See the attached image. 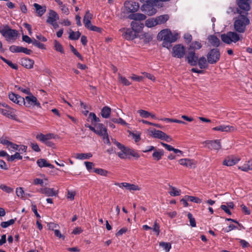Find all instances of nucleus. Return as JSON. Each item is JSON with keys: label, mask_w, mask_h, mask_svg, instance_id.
I'll return each mask as SVG.
<instances>
[{"label": "nucleus", "mask_w": 252, "mask_h": 252, "mask_svg": "<svg viewBox=\"0 0 252 252\" xmlns=\"http://www.w3.org/2000/svg\"><path fill=\"white\" fill-rule=\"evenodd\" d=\"M238 16L234 18V30L239 33H244L246 30L247 26L250 24V20L248 17V13L241 14L240 10H238Z\"/></svg>", "instance_id": "obj_1"}, {"label": "nucleus", "mask_w": 252, "mask_h": 252, "mask_svg": "<svg viewBox=\"0 0 252 252\" xmlns=\"http://www.w3.org/2000/svg\"><path fill=\"white\" fill-rule=\"evenodd\" d=\"M157 38L158 40H163L162 46L169 49L172 47V43L177 40L178 34H173L170 31L165 29L158 33Z\"/></svg>", "instance_id": "obj_2"}, {"label": "nucleus", "mask_w": 252, "mask_h": 252, "mask_svg": "<svg viewBox=\"0 0 252 252\" xmlns=\"http://www.w3.org/2000/svg\"><path fill=\"white\" fill-rule=\"evenodd\" d=\"M139 1L143 3L141 6V10L148 16H153L157 13V4L160 0H139Z\"/></svg>", "instance_id": "obj_3"}, {"label": "nucleus", "mask_w": 252, "mask_h": 252, "mask_svg": "<svg viewBox=\"0 0 252 252\" xmlns=\"http://www.w3.org/2000/svg\"><path fill=\"white\" fill-rule=\"evenodd\" d=\"M115 145L121 151L117 153V155L122 159L126 158L127 155H130L137 159L140 157V155L134 150L125 146L117 141H115Z\"/></svg>", "instance_id": "obj_4"}, {"label": "nucleus", "mask_w": 252, "mask_h": 252, "mask_svg": "<svg viewBox=\"0 0 252 252\" xmlns=\"http://www.w3.org/2000/svg\"><path fill=\"white\" fill-rule=\"evenodd\" d=\"M220 37L221 40L227 44L232 42L236 43L240 40L239 34L234 32H228L226 33L221 34Z\"/></svg>", "instance_id": "obj_5"}, {"label": "nucleus", "mask_w": 252, "mask_h": 252, "mask_svg": "<svg viewBox=\"0 0 252 252\" xmlns=\"http://www.w3.org/2000/svg\"><path fill=\"white\" fill-rule=\"evenodd\" d=\"M220 53L219 49H211L206 55L208 63L210 64H216L220 59Z\"/></svg>", "instance_id": "obj_6"}, {"label": "nucleus", "mask_w": 252, "mask_h": 252, "mask_svg": "<svg viewBox=\"0 0 252 252\" xmlns=\"http://www.w3.org/2000/svg\"><path fill=\"white\" fill-rule=\"evenodd\" d=\"M236 3L238 6L236 9L237 13L240 9L241 14H245L251 9L252 0H236Z\"/></svg>", "instance_id": "obj_7"}, {"label": "nucleus", "mask_w": 252, "mask_h": 252, "mask_svg": "<svg viewBox=\"0 0 252 252\" xmlns=\"http://www.w3.org/2000/svg\"><path fill=\"white\" fill-rule=\"evenodd\" d=\"M29 96H27L24 98V102L22 104H24L26 107L31 108L32 106H36L38 108H41V105L39 102L37 100L36 97L34 96L31 93L29 94Z\"/></svg>", "instance_id": "obj_8"}, {"label": "nucleus", "mask_w": 252, "mask_h": 252, "mask_svg": "<svg viewBox=\"0 0 252 252\" xmlns=\"http://www.w3.org/2000/svg\"><path fill=\"white\" fill-rule=\"evenodd\" d=\"M0 32L7 40L14 38L18 35V31L17 30L10 29L7 25H6L2 29H0Z\"/></svg>", "instance_id": "obj_9"}, {"label": "nucleus", "mask_w": 252, "mask_h": 252, "mask_svg": "<svg viewBox=\"0 0 252 252\" xmlns=\"http://www.w3.org/2000/svg\"><path fill=\"white\" fill-rule=\"evenodd\" d=\"M198 55L193 51L187 49L185 59L188 63L191 66H196V62L198 60Z\"/></svg>", "instance_id": "obj_10"}, {"label": "nucleus", "mask_w": 252, "mask_h": 252, "mask_svg": "<svg viewBox=\"0 0 252 252\" xmlns=\"http://www.w3.org/2000/svg\"><path fill=\"white\" fill-rule=\"evenodd\" d=\"M186 53V49L182 44L175 45L172 48V55L173 57L181 59Z\"/></svg>", "instance_id": "obj_11"}, {"label": "nucleus", "mask_w": 252, "mask_h": 252, "mask_svg": "<svg viewBox=\"0 0 252 252\" xmlns=\"http://www.w3.org/2000/svg\"><path fill=\"white\" fill-rule=\"evenodd\" d=\"M115 185L119 186L120 188H125L126 189L131 191V190H139L140 188L137 185H135L134 184H131L127 183H115Z\"/></svg>", "instance_id": "obj_12"}, {"label": "nucleus", "mask_w": 252, "mask_h": 252, "mask_svg": "<svg viewBox=\"0 0 252 252\" xmlns=\"http://www.w3.org/2000/svg\"><path fill=\"white\" fill-rule=\"evenodd\" d=\"M8 96L10 100L19 105H22L24 102V97L15 93H9Z\"/></svg>", "instance_id": "obj_13"}, {"label": "nucleus", "mask_w": 252, "mask_h": 252, "mask_svg": "<svg viewBox=\"0 0 252 252\" xmlns=\"http://www.w3.org/2000/svg\"><path fill=\"white\" fill-rule=\"evenodd\" d=\"M180 164L190 168H195L196 163L192 159L189 158H182L178 161Z\"/></svg>", "instance_id": "obj_14"}, {"label": "nucleus", "mask_w": 252, "mask_h": 252, "mask_svg": "<svg viewBox=\"0 0 252 252\" xmlns=\"http://www.w3.org/2000/svg\"><path fill=\"white\" fill-rule=\"evenodd\" d=\"M34 61L28 58H22L20 60L21 64L28 69L33 68L34 64Z\"/></svg>", "instance_id": "obj_15"}, {"label": "nucleus", "mask_w": 252, "mask_h": 252, "mask_svg": "<svg viewBox=\"0 0 252 252\" xmlns=\"http://www.w3.org/2000/svg\"><path fill=\"white\" fill-rule=\"evenodd\" d=\"M59 19V16L57 13L53 10H50L49 16L46 20V23L48 24H52L53 22H56Z\"/></svg>", "instance_id": "obj_16"}, {"label": "nucleus", "mask_w": 252, "mask_h": 252, "mask_svg": "<svg viewBox=\"0 0 252 252\" xmlns=\"http://www.w3.org/2000/svg\"><path fill=\"white\" fill-rule=\"evenodd\" d=\"M126 7L128 9V11L131 13H134L138 10L139 8V3L137 2L131 1L127 3H125Z\"/></svg>", "instance_id": "obj_17"}, {"label": "nucleus", "mask_w": 252, "mask_h": 252, "mask_svg": "<svg viewBox=\"0 0 252 252\" xmlns=\"http://www.w3.org/2000/svg\"><path fill=\"white\" fill-rule=\"evenodd\" d=\"M205 143L207 144L210 145L209 148L211 149L219 150L221 148V144L220 140H206Z\"/></svg>", "instance_id": "obj_18"}, {"label": "nucleus", "mask_w": 252, "mask_h": 252, "mask_svg": "<svg viewBox=\"0 0 252 252\" xmlns=\"http://www.w3.org/2000/svg\"><path fill=\"white\" fill-rule=\"evenodd\" d=\"M208 63L207 61V59L204 56L200 57L198 58V60L196 62V65H198L199 67L201 69H204L208 68Z\"/></svg>", "instance_id": "obj_19"}, {"label": "nucleus", "mask_w": 252, "mask_h": 252, "mask_svg": "<svg viewBox=\"0 0 252 252\" xmlns=\"http://www.w3.org/2000/svg\"><path fill=\"white\" fill-rule=\"evenodd\" d=\"M128 18L135 21H143L146 19V16L142 13H132L128 15Z\"/></svg>", "instance_id": "obj_20"}, {"label": "nucleus", "mask_w": 252, "mask_h": 252, "mask_svg": "<svg viewBox=\"0 0 252 252\" xmlns=\"http://www.w3.org/2000/svg\"><path fill=\"white\" fill-rule=\"evenodd\" d=\"M235 129L233 126L221 125L213 128L214 130H219L223 132H231Z\"/></svg>", "instance_id": "obj_21"}, {"label": "nucleus", "mask_w": 252, "mask_h": 252, "mask_svg": "<svg viewBox=\"0 0 252 252\" xmlns=\"http://www.w3.org/2000/svg\"><path fill=\"white\" fill-rule=\"evenodd\" d=\"M123 36L127 40H133L137 37L136 33L132 29H126Z\"/></svg>", "instance_id": "obj_22"}, {"label": "nucleus", "mask_w": 252, "mask_h": 252, "mask_svg": "<svg viewBox=\"0 0 252 252\" xmlns=\"http://www.w3.org/2000/svg\"><path fill=\"white\" fill-rule=\"evenodd\" d=\"M208 40L211 45L215 47H218L220 45V39L215 35H210L208 37Z\"/></svg>", "instance_id": "obj_23"}, {"label": "nucleus", "mask_w": 252, "mask_h": 252, "mask_svg": "<svg viewBox=\"0 0 252 252\" xmlns=\"http://www.w3.org/2000/svg\"><path fill=\"white\" fill-rule=\"evenodd\" d=\"M150 133H151V135H152L153 137L155 138H158L161 140L163 138H164V135H165V133L163 131L159 130H157L155 128L150 131Z\"/></svg>", "instance_id": "obj_24"}, {"label": "nucleus", "mask_w": 252, "mask_h": 252, "mask_svg": "<svg viewBox=\"0 0 252 252\" xmlns=\"http://www.w3.org/2000/svg\"><path fill=\"white\" fill-rule=\"evenodd\" d=\"M132 30L136 33L139 32L144 28V25L140 22L132 21L131 23Z\"/></svg>", "instance_id": "obj_25"}, {"label": "nucleus", "mask_w": 252, "mask_h": 252, "mask_svg": "<svg viewBox=\"0 0 252 252\" xmlns=\"http://www.w3.org/2000/svg\"><path fill=\"white\" fill-rule=\"evenodd\" d=\"M37 164L40 167H47L53 169L54 166L49 163L44 158H40L37 160Z\"/></svg>", "instance_id": "obj_26"}, {"label": "nucleus", "mask_w": 252, "mask_h": 252, "mask_svg": "<svg viewBox=\"0 0 252 252\" xmlns=\"http://www.w3.org/2000/svg\"><path fill=\"white\" fill-rule=\"evenodd\" d=\"M169 16L168 14H164L157 16L156 18L157 25L164 24L169 20Z\"/></svg>", "instance_id": "obj_27"}, {"label": "nucleus", "mask_w": 252, "mask_h": 252, "mask_svg": "<svg viewBox=\"0 0 252 252\" xmlns=\"http://www.w3.org/2000/svg\"><path fill=\"white\" fill-rule=\"evenodd\" d=\"M202 46V45L200 42L195 41L191 43L189 46L187 48V49L195 52L196 50L201 49Z\"/></svg>", "instance_id": "obj_28"}, {"label": "nucleus", "mask_w": 252, "mask_h": 252, "mask_svg": "<svg viewBox=\"0 0 252 252\" xmlns=\"http://www.w3.org/2000/svg\"><path fill=\"white\" fill-rule=\"evenodd\" d=\"M52 134H47L45 135L42 133H40L36 135V138L45 143L47 140H49L52 138Z\"/></svg>", "instance_id": "obj_29"}, {"label": "nucleus", "mask_w": 252, "mask_h": 252, "mask_svg": "<svg viewBox=\"0 0 252 252\" xmlns=\"http://www.w3.org/2000/svg\"><path fill=\"white\" fill-rule=\"evenodd\" d=\"M33 6L36 9V11L39 16H42L46 11V7L45 6H42L37 3H34Z\"/></svg>", "instance_id": "obj_30"}, {"label": "nucleus", "mask_w": 252, "mask_h": 252, "mask_svg": "<svg viewBox=\"0 0 252 252\" xmlns=\"http://www.w3.org/2000/svg\"><path fill=\"white\" fill-rule=\"evenodd\" d=\"M164 155V151L162 149H158L154 151L152 155L154 159L157 161L159 160Z\"/></svg>", "instance_id": "obj_31"}, {"label": "nucleus", "mask_w": 252, "mask_h": 252, "mask_svg": "<svg viewBox=\"0 0 252 252\" xmlns=\"http://www.w3.org/2000/svg\"><path fill=\"white\" fill-rule=\"evenodd\" d=\"M111 112V108L108 106H104L102 108L101 111V116L105 119L108 118L110 117Z\"/></svg>", "instance_id": "obj_32"}, {"label": "nucleus", "mask_w": 252, "mask_h": 252, "mask_svg": "<svg viewBox=\"0 0 252 252\" xmlns=\"http://www.w3.org/2000/svg\"><path fill=\"white\" fill-rule=\"evenodd\" d=\"M59 190H55L53 188H46L44 194L48 196H56L58 195Z\"/></svg>", "instance_id": "obj_33"}, {"label": "nucleus", "mask_w": 252, "mask_h": 252, "mask_svg": "<svg viewBox=\"0 0 252 252\" xmlns=\"http://www.w3.org/2000/svg\"><path fill=\"white\" fill-rule=\"evenodd\" d=\"M237 160H236L235 159L233 158H230L229 157H227V158H225L224 160L223 161V165H226V166H232L234 164H235L237 162Z\"/></svg>", "instance_id": "obj_34"}, {"label": "nucleus", "mask_w": 252, "mask_h": 252, "mask_svg": "<svg viewBox=\"0 0 252 252\" xmlns=\"http://www.w3.org/2000/svg\"><path fill=\"white\" fill-rule=\"evenodd\" d=\"M93 15L92 13L90 12L89 10H87L85 14L84 15L83 18V23L84 25H87V24H90V22L91 19L93 18Z\"/></svg>", "instance_id": "obj_35"}, {"label": "nucleus", "mask_w": 252, "mask_h": 252, "mask_svg": "<svg viewBox=\"0 0 252 252\" xmlns=\"http://www.w3.org/2000/svg\"><path fill=\"white\" fill-rule=\"evenodd\" d=\"M98 131L101 132L102 135H99L100 136H104V135H107V128L105 127L104 125L102 124L98 123L95 125Z\"/></svg>", "instance_id": "obj_36"}, {"label": "nucleus", "mask_w": 252, "mask_h": 252, "mask_svg": "<svg viewBox=\"0 0 252 252\" xmlns=\"http://www.w3.org/2000/svg\"><path fill=\"white\" fill-rule=\"evenodd\" d=\"M81 32L79 31L74 32L71 31V32L69 33V35L68 38L70 40H78L81 36Z\"/></svg>", "instance_id": "obj_37"}, {"label": "nucleus", "mask_w": 252, "mask_h": 252, "mask_svg": "<svg viewBox=\"0 0 252 252\" xmlns=\"http://www.w3.org/2000/svg\"><path fill=\"white\" fill-rule=\"evenodd\" d=\"M54 49L57 51L60 52L62 54H63L64 53L63 48L62 44L58 41L57 40H55L54 41Z\"/></svg>", "instance_id": "obj_38"}, {"label": "nucleus", "mask_w": 252, "mask_h": 252, "mask_svg": "<svg viewBox=\"0 0 252 252\" xmlns=\"http://www.w3.org/2000/svg\"><path fill=\"white\" fill-rule=\"evenodd\" d=\"M157 25L156 18L148 19L145 21V26L149 28H152Z\"/></svg>", "instance_id": "obj_39"}, {"label": "nucleus", "mask_w": 252, "mask_h": 252, "mask_svg": "<svg viewBox=\"0 0 252 252\" xmlns=\"http://www.w3.org/2000/svg\"><path fill=\"white\" fill-rule=\"evenodd\" d=\"M15 159H22V156L20 155L19 153L16 152L13 155L9 156L7 155V160L9 161H13Z\"/></svg>", "instance_id": "obj_40"}, {"label": "nucleus", "mask_w": 252, "mask_h": 252, "mask_svg": "<svg viewBox=\"0 0 252 252\" xmlns=\"http://www.w3.org/2000/svg\"><path fill=\"white\" fill-rule=\"evenodd\" d=\"M0 113H2L3 115L7 117L8 118L13 119L15 115L10 111L6 109L0 108Z\"/></svg>", "instance_id": "obj_41"}, {"label": "nucleus", "mask_w": 252, "mask_h": 252, "mask_svg": "<svg viewBox=\"0 0 252 252\" xmlns=\"http://www.w3.org/2000/svg\"><path fill=\"white\" fill-rule=\"evenodd\" d=\"M92 157V155L91 153L88 154H77L75 158L79 159H89L90 158Z\"/></svg>", "instance_id": "obj_42"}, {"label": "nucleus", "mask_w": 252, "mask_h": 252, "mask_svg": "<svg viewBox=\"0 0 252 252\" xmlns=\"http://www.w3.org/2000/svg\"><path fill=\"white\" fill-rule=\"evenodd\" d=\"M16 220V218H15L14 219H11L8 221H2L0 223V226L2 228H6L9 225H11L14 223Z\"/></svg>", "instance_id": "obj_43"}, {"label": "nucleus", "mask_w": 252, "mask_h": 252, "mask_svg": "<svg viewBox=\"0 0 252 252\" xmlns=\"http://www.w3.org/2000/svg\"><path fill=\"white\" fill-rule=\"evenodd\" d=\"M94 172L97 174L101 176H107L108 172L104 169L101 168H94Z\"/></svg>", "instance_id": "obj_44"}, {"label": "nucleus", "mask_w": 252, "mask_h": 252, "mask_svg": "<svg viewBox=\"0 0 252 252\" xmlns=\"http://www.w3.org/2000/svg\"><path fill=\"white\" fill-rule=\"evenodd\" d=\"M159 246L162 247L166 252H168L171 248L170 243L167 242H161L159 243Z\"/></svg>", "instance_id": "obj_45"}, {"label": "nucleus", "mask_w": 252, "mask_h": 252, "mask_svg": "<svg viewBox=\"0 0 252 252\" xmlns=\"http://www.w3.org/2000/svg\"><path fill=\"white\" fill-rule=\"evenodd\" d=\"M170 188L172 189V191H170L169 193L172 196H179L180 195L181 190L177 189L174 187L170 186Z\"/></svg>", "instance_id": "obj_46"}, {"label": "nucleus", "mask_w": 252, "mask_h": 252, "mask_svg": "<svg viewBox=\"0 0 252 252\" xmlns=\"http://www.w3.org/2000/svg\"><path fill=\"white\" fill-rule=\"evenodd\" d=\"M70 48L72 53L77 56L81 61H83V58L82 55L77 51V50L71 45H69Z\"/></svg>", "instance_id": "obj_47"}, {"label": "nucleus", "mask_w": 252, "mask_h": 252, "mask_svg": "<svg viewBox=\"0 0 252 252\" xmlns=\"http://www.w3.org/2000/svg\"><path fill=\"white\" fill-rule=\"evenodd\" d=\"M142 38H144V42L145 43H149L153 39L152 35L148 33H144Z\"/></svg>", "instance_id": "obj_48"}, {"label": "nucleus", "mask_w": 252, "mask_h": 252, "mask_svg": "<svg viewBox=\"0 0 252 252\" xmlns=\"http://www.w3.org/2000/svg\"><path fill=\"white\" fill-rule=\"evenodd\" d=\"M22 48V46L11 45L9 47V50L10 52H11L12 53H19V52H22L21 51Z\"/></svg>", "instance_id": "obj_49"}, {"label": "nucleus", "mask_w": 252, "mask_h": 252, "mask_svg": "<svg viewBox=\"0 0 252 252\" xmlns=\"http://www.w3.org/2000/svg\"><path fill=\"white\" fill-rule=\"evenodd\" d=\"M186 198H187L188 199H189L191 202H193L196 203H201L202 202V199L196 197L186 195Z\"/></svg>", "instance_id": "obj_50"}, {"label": "nucleus", "mask_w": 252, "mask_h": 252, "mask_svg": "<svg viewBox=\"0 0 252 252\" xmlns=\"http://www.w3.org/2000/svg\"><path fill=\"white\" fill-rule=\"evenodd\" d=\"M188 218L189 219L190 225L192 227L196 226V222L195 219L193 217L192 214L190 213L188 214Z\"/></svg>", "instance_id": "obj_51"}, {"label": "nucleus", "mask_w": 252, "mask_h": 252, "mask_svg": "<svg viewBox=\"0 0 252 252\" xmlns=\"http://www.w3.org/2000/svg\"><path fill=\"white\" fill-rule=\"evenodd\" d=\"M32 44L39 49L43 50L46 49L45 45L43 43H40L35 39L33 40Z\"/></svg>", "instance_id": "obj_52"}, {"label": "nucleus", "mask_w": 252, "mask_h": 252, "mask_svg": "<svg viewBox=\"0 0 252 252\" xmlns=\"http://www.w3.org/2000/svg\"><path fill=\"white\" fill-rule=\"evenodd\" d=\"M0 189L7 193H10L13 191L12 188L5 185H1L0 186Z\"/></svg>", "instance_id": "obj_53"}, {"label": "nucleus", "mask_w": 252, "mask_h": 252, "mask_svg": "<svg viewBox=\"0 0 252 252\" xmlns=\"http://www.w3.org/2000/svg\"><path fill=\"white\" fill-rule=\"evenodd\" d=\"M138 112L141 117L145 118H148L151 115V113L144 110H140L138 111Z\"/></svg>", "instance_id": "obj_54"}, {"label": "nucleus", "mask_w": 252, "mask_h": 252, "mask_svg": "<svg viewBox=\"0 0 252 252\" xmlns=\"http://www.w3.org/2000/svg\"><path fill=\"white\" fill-rule=\"evenodd\" d=\"M111 121L112 122L118 124H121L123 125H126V122L122 118H120L119 119L117 118H112L111 119Z\"/></svg>", "instance_id": "obj_55"}, {"label": "nucleus", "mask_w": 252, "mask_h": 252, "mask_svg": "<svg viewBox=\"0 0 252 252\" xmlns=\"http://www.w3.org/2000/svg\"><path fill=\"white\" fill-rule=\"evenodd\" d=\"M85 126L86 127H88L91 130L93 131V132H94L96 134H97V135H102L101 132L100 131H98L94 127L89 125V124H86L85 125Z\"/></svg>", "instance_id": "obj_56"}, {"label": "nucleus", "mask_w": 252, "mask_h": 252, "mask_svg": "<svg viewBox=\"0 0 252 252\" xmlns=\"http://www.w3.org/2000/svg\"><path fill=\"white\" fill-rule=\"evenodd\" d=\"M15 88L17 89L18 90H19L26 94H31V92L29 89H23V88H21V87L18 85H15Z\"/></svg>", "instance_id": "obj_57"}, {"label": "nucleus", "mask_w": 252, "mask_h": 252, "mask_svg": "<svg viewBox=\"0 0 252 252\" xmlns=\"http://www.w3.org/2000/svg\"><path fill=\"white\" fill-rule=\"evenodd\" d=\"M119 78L122 83L126 86H129L130 85V83L129 81L125 77H123L122 76H119Z\"/></svg>", "instance_id": "obj_58"}, {"label": "nucleus", "mask_w": 252, "mask_h": 252, "mask_svg": "<svg viewBox=\"0 0 252 252\" xmlns=\"http://www.w3.org/2000/svg\"><path fill=\"white\" fill-rule=\"evenodd\" d=\"M30 145L32 148V149L36 152H40V149L39 147V146L37 145L36 143H31Z\"/></svg>", "instance_id": "obj_59"}, {"label": "nucleus", "mask_w": 252, "mask_h": 252, "mask_svg": "<svg viewBox=\"0 0 252 252\" xmlns=\"http://www.w3.org/2000/svg\"><path fill=\"white\" fill-rule=\"evenodd\" d=\"M16 195L18 197H23V195L24 194V191L23 189V188L20 187L19 188H17L16 190Z\"/></svg>", "instance_id": "obj_60"}, {"label": "nucleus", "mask_w": 252, "mask_h": 252, "mask_svg": "<svg viewBox=\"0 0 252 252\" xmlns=\"http://www.w3.org/2000/svg\"><path fill=\"white\" fill-rule=\"evenodd\" d=\"M22 40L23 41L29 44L32 43L33 42V40H32L29 36L27 35H23Z\"/></svg>", "instance_id": "obj_61"}, {"label": "nucleus", "mask_w": 252, "mask_h": 252, "mask_svg": "<svg viewBox=\"0 0 252 252\" xmlns=\"http://www.w3.org/2000/svg\"><path fill=\"white\" fill-rule=\"evenodd\" d=\"M54 233H55V236H57V237H58L59 238H61L63 240L65 239V236L63 235H62L61 234V232L60 231V230H59L58 229H55L54 230Z\"/></svg>", "instance_id": "obj_62"}, {"label": "nucleus", "mask_w": 252, "mask_h": 252, "mask_svg": "<svg viewBox=\"0 0 252 252\" xmlns=\"http://www.w3.org/2000/svg\"><path fill=\"white\" fill-rule=\"evenodd\" d=\"M184 39L186 40V43H189L191 42L192 37V35L189 33H187L184 35Z\"/></svg>", "instance_id": "obj_63"}, {"label": "nucleus", "mask_w": 252, "mask_h": 252, "mask_svg": "<svg viewBox=\"0 0 252 252\" xmlns=\"http://www.w3.org/2000/svg\"><path fill=\"white\" fill-rule=\"evenodd\" d=\"M239 169L244 171H248L249 170H252V167H250V166H247L246 164H245L242 166H239Z\"/></svg>", "instance_id": "obj_64"}]
</instances>
